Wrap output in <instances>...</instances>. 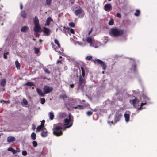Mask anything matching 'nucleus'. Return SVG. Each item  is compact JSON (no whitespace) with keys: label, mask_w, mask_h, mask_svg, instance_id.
Returning a JSON list of instances; mask_svg holds the SVG:
<instances>
[{"label":"nucleus","mask_w":157,"mask_h":157,"mask_svg":"<svg viewBox=\"0 0 157 157\" xmlns=\"http://www.w3.org/2000/svg\"><path fill=\"white\" fill-rule=\"evenodd\" d=\"M69 25L72 27H74L75 26V24L74 23L71 22L69 23Z\"/></svg>","instance_id":"nucleus-42"},{"label":"nucleus","mask_w":157,"mask_h":157,"mask_svg":"<svg viewBox=\"0 0 157 157\" xmlns=\"http://www.w3.org/2000/svg\"><path fill=\"white\" fill-rule=\"evenodd\" d=\"M28 29V28L27 26H24L21 28V31L22 32H24L27 30Z\"/></svg>","instance_id":"nucleus-23"},{"label":"nucleus","mask_w":157,"mask_h":157,"mask_svg":"<svg viewBox=\"0 0 157 157\" xmlns=\"http://www.w3.org/2000/svg\"><path fill=\"white\" fill-rule=\"evenodd\" d=\"M32 144L33 146L35 147H37V142L35 141H33L32 142Z\"/></svg>","instance_id":"nucleus-36"},{"label":"nucleus","mask_w":157,"mask_h":157,"mask_svg":"<svg viewBox=\"0 0 157 157\" xmlns=\"http://www.w3.org/2000/svg\"><path fill=\"white\" fill-rule=\"evenodd\" d=\"M43 29V32L46 34V36L50 35L51 31L49 29L45 27H44Z\"/></svg>","instance_id":"nucleus-12"},{"label":"nucleus","mask_w":157,"mask_h":157,"mask_svg":"<svg viewBox=\"0 0 157 157\" xmlns=\"http://www.w3.org/2000/svg\"><path fill=\"white\" fill-rule=\"evenodd\" d=\"M16 153L17 152H20V149H19V148L16 147Z\"/></svg>","instance_id":"nucleus-53"},{"label":"nucleus","mask_w":157,"mask_h":157,"mask_svg":"<svg viewBox=\"0 0 157 157\" xmlns=\"http://www.w3.org/2000/svg\"><path fill=\"white\" fill-rule=\"evenodd\" d=\"M143 98H144V99H145V102H147L149 100V98H148L146 96H145V97H143Z\"/></svg>","instance_id":"nucleus-46"},{"label":"nucleus","mask_w":157,"mask_h":157,"mask_svg":"<svg viewBox=\"0 0 157 157\" xmlns=\"http://www.w3.org/2000/svg\"><path fill=\"white\" fill-rule=\"evenodd\" d=\"M60 116L64 117H65L66 114L64 113H60Z\"/></svg>","instance_id":"nucleus-43"},{"label":"nucleus","mask_w":157,"mask_h":157,"mask_svg":"<svg viewBox=\"0 0 157 157\" xmlns=\"http://www.w3.org/2000/svg\"><path fill=\"white\" fill-rule=\"evenodd\" d=\"M110 35L113 37L120 36L123 33V31L116 28H112L109 31Z\"/></svg>","instance_id":"nucleus-1"},{"label":"nucleus","mask_w":157,"mask_h":157,"mask_svg":"<svg viewBox=\"0 0 157 157\" xmlns=\"http://www.w3.org/2000/svg\"><path fill=\"white\" fill-rule=\"evenodd\" d=\"M94 61L95 63H97L98 64H100L102 67V69L104 70H105L106 69L107 66L106 63L98 59H96L94 60Z\"/></svg>","instance_id":"nucleus-7"},{"label":"nucleus","mask_w":157,"mask_h":157,"mask_svg":"<svg viewBox=\"0 0 157 157\" xmlns=\"http://www.w3.org/2000/svg\"><path fill=\"white\" fill-rule=\"evenodd\" d=\"M86 40L88 43L90 44V46L93 47L95 48H98L102 45V44L94 40L90 37L87 38Z\"/></svg>","instance_id":"nucleus-2"},{"label":"nucleus","mask_w":157,"mask_h":157,"mask_svg":"<svg viewBox=\"0 0 157 157\" xmlns=\"http://www.w3.org/2000/svg\"><path fill=\"white\" fill-rule=\"evenodd\" d=\"M131 71H132L134 72H136V65L134 64L131 68Z\"/></svg>","instance_id":"nucleus-32"},{"label":"nucleus","mask_w":157,"mask_h":157,"mask_svg":"<svg viewBox=\"0 0 157 157\" xmlns=\"http://www.w3.org/2000/svg\"><path fill=\"white\" fill-rule=\"evenodd\" d=\"M111 9V6L110 4H107L105 5L104 9L106 11H109Z\"/></svg>","instance_id":"nucleus-14"},{"label":"nucleus","mask_w":157,"mask_h":157,"mask_svg":"<svg viewBox=\"0 0 157 157\" xmlns=\"http://www.w3.org/2000/svg\"><path fill=\"white\" fill-rule=\"evenodd\" d=\"M43 128H36V131L38 132H40L41 131L43 130Z\"/></svg>","instance_id":"nucleus-51"},{"label":"nucleus","mask_w":157,"mask_h":157,"mask_svg":"<svg viewBox=\"0 0 157 157\" xmlns=\"http://www.w3.org/2000/svg\"><path fill=\"white\" fill-rule=\"evenodd\" d=\"M66 29L67 30H69L70 32H71V33H72L73 34H74V33H75L74 30L72 29H71V28L70 29V28L67 27V28H66Z\"/></svg>","instance_id":"nucleus-34"},{"label":"nucleus","mask_w":157,"mask_h":157,"mask_svg":"<svg viewBox=\"0 0 157 157\" xmlns=\"http://www.w3.org/2000/svg\"><path fill=\"white\" fill-rule=\"evenodd\" d=\"M47 135L48 132L46 131L42 132L41 134V136L43 137H46L47 136Z\"/></svg>","instance_id":"nucleus-19"},{"label":"nucleus","mask_w":157,"mask_h":157,"mask_svg":"<svg viewBox=\"0 0 157 157\" xmlns=\"http://www.w3.org/2000/svg\"><path fill=\"white\" fill-rule=\"evenodd\" d=\"M119 18H121V16L119 13H117L116 15Z\"/></svg>","instance_id":"nucleus-52"},{"label":"nucleus","mask_w":157,"mask_h":157,"mask_svg":"<svg viewBox=\"0 0 157 157\" xmlns=\"http://www.w3.org/2000/svg\"><path fill=\"white\" fill-rule=\"evenodd\" d=\"M27 154V152L26 151H23L22 152V154L24 156H26Z\"/></svg>","instance_id":"nucleus-48"},{"label":"nucleus","mask_w":157,"mask_h":157,"mask_svg":"<svg viewBox=\"0 0 157 157\" xmlns=\"http://www.w3.org/2000/svg\"><path fill=\"white\" fill-rule=\"evenodd\" d=\"M125 121L126 123L128 122L130 120V115L128 112H126L124 114Z\"/></svg>","instance_id":"nucleus-11"},{"label":"nucleus","mask_w":157,"mask_h":157,"mask_svg":"<svg viewBox=\"0 0 157 157\" xmlns=\"http://www.w3.org/2000/svg\"><path fill=\"white\" fill-rule=\"evenodd\" d=\"M23 102L24 104L25 105H27L28 104V101L26 99H24L23 100Z\"/></svg>","instance_id":"nucleus-40"},{"label":"nucleus","mask_w":157,"mask_h":157,"mask_svg":"<svg viewBox=\"0 0 157 157\" xmlns=\"http://www.w3.org/2000/svg\"><path fill=\"white\" fill-rule=\"evenodd\" d=\"M122 115L121 113H116L115 115L114 121L113 122V124H115L116 122L119 121L120 120Z\"/></svg>","instance_id":"nucleus-9"},{"label":"nucleus","mask_w":157,"mask_h":157,"mask_svg":"<svg viewBox=\"0 0 157 157\" xmlns=\"http://www.w3.org/2000/svg\"><path fill=\"white\" fill-rule=\"evenodd\" d=\"M73 117L70 114L69 115V119L66 118L64 120V125L66 126L65 128H70L73 124Z\"/></svg>","instance_id":"nucleus-4"},{"label":"nucleus","mask_w":157,"mask_h":157,"mask_svg":"<svg viewBox=\"0 0 157 157\" xmlns=\"http://www.w3.org/2000/svg\"><path fill=\"white\" fill-rule=\"evenodd\" d=\"M146 104V103L145 102H144V103H141L140 104V107L139 108H138V110H139V111H140V110H142L143 108V107H142V106L144 105H145Z\"/></svg>","instance_id":"nucleus-29"},{"label":"nucleus","mask_w":157,"mask_h":157,"mask_svg":"<svg viewBox=\"0 0 157 157\" xmlns=\"http://www.w3.org/2000/svg\"><path fill=\"white\" fill-rule=\"evenodd\" d=\"M75 13L77 16H79V17L82 18L84 15V12L81 9H78L75 10Z\"/></svg>","instance_id":"nucleus-6"},{"label":"nucleus","mask_w":157,"mask_h":157,"mask_svg":"<svg viewBox=\"0 0 157 157\" xmlns=\"http://www.w3.org/2000/svg\"><path fill=\"white\" fill-rule=\"evenodd\" d=\"M59 53H60V55H61L63 56H66L63 53H61L60 51H59Z\"/></svg>","instance_id":"nucleus-57"},{"label":"nucleus","mask_w":157,"mask_h":157,"mask_svg":"<svg viewBox=\"0 0 157 157\" xmlns=\"http://www.w3.org/2000/svg\"><path fill=\"white\" fill-rule=\"evenodd\" d=\"M81 103V101L78 99L73 100L70 102L71 107L75 109H81L83 107L82 106L79 104Z\"/></svg>","instance_id":"nucleus-3"},{"label":"nucleus","mask_w":157,"mask_h":157,"mask_svg":"<svg viewBox=\"0 0 157 157\" xmlns=\"http://www.w3.org/2000/svg\"><path fill=\"white\" fill-rule=\"evenodd\" d=\"M41 103L42 104H44L45 102V100L44 98H42L40 99Z\"/></svg>","instance_id":"nucleus-44"},{"label":"nucleus","mask_w":157,"mask_h":157,"mask_svg":"<svg viewBox=\"0 0 157 157\" xmlns=\"http://www.w3.org/2000/svg\"><path fill=\"white\" fill-rule=\"evenodd\" d=\"M92 29L91 28V30H90L89 32V33H88V34L89 35H90V34L91 33L92 31Z\"/></svg>","instance_id":"nucleus-61"},{"label":"nucleus","mask_w":157,"mask_h":157,"mask_svg":"<svg viewBox=\"0 0 157 157\" xmlns=\"http://www.w3.org/2000/svg\"><path fill=\"white\" fill-rule=\"evenodd\" d=\"M49 118L51 120H52L54 119V115L53 112L52 111L50 112L48 114Z\"/></svg>","instance_id":"nucleus-20"},{"label":"nucleus","mask_w":157,"mask_h":157,"mask_svg":"<svg viewBox=\"0 0 157 157\" xmlns=\"http://www.w3.org/2000/svg\"><path fill=\"white\" fill-rule=\"evenodd\" d=\"M7 150L9 151H10L13 152V154L16 153V151L15 150L13 149V148L11 147H9L8 149Z\"/></svg>","instance_id":"nucleus-28"},{"label":"nucleus","mask_w":157,"mask_h":157,"mask_svg":"<svg viewBox=\"0 0 157 157\" xmlns=\"http://www.w3.org/2000/svg\"><path fill=\"white\" fill-rule=\"evenodd\" d=\"M54 42L56 44H57V45H58V47L59 48H60V44L58 41V40L57 39H55L54 40Z\"/></svg>","instance_id":"nucleus-35"},{"label":"nucleus","mask_w":157,"mask_h":157,"mask_svg":"<svg viewBox=\"0 0 157 157\" xmlns=\"http://www.w3.org/2000/svg\"><path fill=\"white\" fill-rule=\"evenodd\" d=\"M46 4L49 5H50L51 2V0H46Z\"/></svg>","instance_id":"nucleus-41"},{"label":"nucleus","mask_w":157,"mask_h":157,"mask_svg":"<svg viewBox=\"0 0 157 157\" xmlns=\"http://www.w3.org/2000/svg\"><path fill=\"white\" fill-rule=\"evenodd\" d=\"M21 15L23 18H26V14L25 11H22L21 12Z\"/></svg>","instance_id":"nucleus-33"},{"label":"nucleus","mask_w":157,"mask_h":157,"mask_svg":"<svg viewBox=\"0 0 157 157\" xmlns=\"http://www.w3.org/2000/svg\"><path fill=\"white\" fill-rule=\"evenodd\" d=\"M15 139L14 137L13 136H9L7 138V141L9 143H11L14 141Z\"/></svg>","instance_id":"nucleus-15"},{"label":"nucleus","mask_w":157,"mask_h":157,"mask_svg":"<svg viewBox=\"0 0 157 157\" xmlns=\"http://www.w3.org/2000/svg\"><path fill=\"white\" fill-rule=\"evenodd\" d=\"M31 137L33 140H35L36 139V136L34 132H33L31 134Z\"/></svg>","instance_id":"nucleus-26"},{"label":"nucleus","mask_w":157,"mask_h":157,"mask_svg":"<svg viewBox=\"0 0 157 157\" xmlns=\"http://www.w3.org/2000/svg\"><path fill=\"white\" fill-rule=\"evenodd\" d=\"M34 50L35 53L36 54L38 53V52H39V49L38 48H34Z\"/></svg>","instance_id":"nucleus-49"},{"label":"nucleus","mask_w":157,"mask_h":157,"mask_svg":"<svg viewBox=\"0 0 157 157\" xmlns=\"http://www.w3.org/2000/svg\"><path fill=\"white\" fill-rule=\"evenodd\" d=\"M41 122V124L40 125H38L37 126V128H43L44 126V123L45 122V121L44 120H43L42 121H40Z\"/></svg>","instance_id":"nucleus-22"},{"label":"nucleus","mask_w":157,"mask_h":157,"mask_svg":"<svg viewBox=\"0 0 157 157\" xmlns=\"http://www.w3.org/2000/svg\"><path fill=\"white\" fill-rule=\"evenodd\" d=\"M35 35H36V36L38 37L39 36V33H37V32L36 33H35Z\"/></svg>","instance_id":"nucleus-56"},{"label":"nucleus","mask_w":157,"mask_h":157,"mask_svg":"<svg viewBox=\"0 0 157 157\" xmlns=\"http://www.w3.org/2000/svg\"><path fill=\"white\" fill-rule=\"evenodd\" d=\"M75 44H78V45H80V46H84L86 44V43H82L79 41H77L76 42Z\"/></svg>","instance_id":"nucleus-21"},{"label":"nucleus","mask_w":157,"mask_h":157,"mask_svg":"<svg viewBox=\"0 0 157 157\" xmlns=\"http://www.w3.org/2000/svg\"><path fill=\"white\" fill-rule=\"evenodd\" d=\"M113 19H111L109 22V24L110 25H112L113 24Z\"/></svg>","instance_id":"nucleus-37"},{"label":"nucleus","mask_w":157,"mask_h":157,"mask_svg":"<svg viewBox=\"0 0 157 157\" xmlns=\"http://www.w3.org/2000/svg\"><path fill=\"white\" fill-rule=\"evenodd\" d=\"M74 84H70V87L72 88H73L74 87Z\"/></svg>","instance_id":"nucleus-58"},{"label":"nucleus","mask_w":157,"mask_h":157,"mask_svg":"<svg viewBox=\"0 0 157 157\" xmlns=\"http://www.w3.org/2000/svg\"><path fill=\"white\" fill-rule=\"evenodd\" d=\"M146 104V103L145 102H144V103H141L140 104V107L139 108H138V110H139V111H140V110H142L143 108V107H142V106L144 105H145Z\"/></svg>","instance_id":"nucleus-30"},{"label":"nucleus","mask_w":157,"mask_h":157,"mask_svg":"<svg viewBox=\"0 0 157 157\" xmlns=\"http://www.w3.org/2000/svg\"><path fill=\"white\" fill-rule=\"evenodd\" d=\"M44 72L48 74L50 73V71L46 68H44Z\"/></svg>","instance_id":"nucleus-39"},{"label":"nucleus","mask_w":157,"mask_h":157,"mask_svg":"<svg viewBox=\"0 0 157 157\" xmlns=\"http://www.w3.org/2000/svg\"><path fill=\"white\" fill-rule=\"evenodd\" d=\"M26 85L29 86H33L34 84L32 82H28L26 83Z\"/></svg>","instance_id":"nucleus-38"},{"label":"nucleus","mask_w":157,"mask_h":157,"mask_svg":"<svg viewBox=\"0 0 157 157\" xmlns=\"http://www.w3.org/2000/svg\"><path fill=\"white\" fill-rule=\"evenodd\" d=\"M33 29L35 33L40 32L41 31L40 26L39 25H36Z\"/></svg>","instance_id":"nucleus-13"},{"label":"nucleus","mask_w":157,"mask_h":157,"mask_svg":"<svg viewBox=\"0 0 157 157\" xmlns=\"http://www.w3.org/2000/svg\"><path fill=\"white\" fill-rule=\"evenodd\" d=\"M53 88L52 87L45 86L44 88V92L45 94L49 93L52 91Z\"/></svg>","instance_id":"nucleus-8"},{"label":"nucleus","mask_w":157,"mask_h":157,"mask_svg":"<svg viewBox=\"0 0 157 157\" xmlns=\"http://www.w3.org/2000/svg\"><path fill=\"white\" fill-rule=\"evenodd\" d=\"M92 58V57L91 56H87L86 57V59L87 60H91Z\"/></svg>","instance_id":"nucleus-50"},{"label":"nucleus","mask_w":157,"mask_h":157,"mask_svg":"<svg viewBox=\"0 0 157 157\" xmlns=\"http://www.w3.org/2000/svg\"><path fill=\"white\" fill-rule=\"evenodd\" d=\"M66 128H53V130L54 135L59 136L62 134V130H65Z\"/></svg>","instance_id":"nucleus-5"},{"label":"nucleus","mask_w":157,"mask_h":157,"mask_svg":"<svg viewBox=\"0 0 157 157\" xmlns=\"http://www.w3.org/2000/svg\"><path fill=\"white\" fill-rule=\"evenodd\" d=\"M4 57L6 59H7V57L6 55V53H5L4 54Z\"/></svg>","instance_id":"nucleus-55"},{"label":"nucleus","mask_w":157,"mask_h":157,"mask_svg":"<svg viewBox=\"0 0 157 157\" xmlns=\"http://www.w3.org/2000/svg\"><path fill=\"white\" fill-rule=\"evenodd\" d=\"M140 13V11L139 10H136L134 15L136 16H138Z\"/></svg>","instance_id":"nucleus-31"},{"label":"nucleus","mask_w":157,"mask_h":157,"mask_svg":"<svg viewBox=\"0 0 157 157\" xmlns=\"http://www.w3.org/2000/svg\"><path fill=\"white\" fill-rule=\"evenodd\" d=\"M23 8V5L22 3L20 4V9H22Z\"/></svg>","instance_id":"nucleus-60"},{"label":"nucleus","mask_w":157,"mask_h":157,"mask_svg":"<svg viewBox=\"0 0 157 157\" xmlns=\"http://www.w3.org/2000/svg\"><path fill=\"white\" fill-rule=\"evenodd\" d=\"M37 92L38 94L41 96L42 97H44V93L43 92L42 90H41L40 89L37 88Z\"/></svg>","instance_id":"nucleus-16"},{"label":"nucleus","mask_w":157,"mask_h":157,"mask_svg":"<svg viewBox=\"0 0 157 157\" xmlns=\"http://www.w3.org/2000/svg\"><path fill=\"white\" fill-rule=\"evenodd\" d=\"M84 82V79L81 76H80L79 77V84L80 86H81L82 83H83Z\"/></svg>","instance_id":"nucleus-27"},{"label":"nucleus","mask_w":157,"mask_h":157,"mask_svg":"<svg viewBox=\"0 0 157 157\" xmlns=\"http://www.w3.org/2000/svg\"><path fill=\"white\" fill-rule=\"evenodd\" d=\"M57 63H62V62L60 60H58L57 62Z\"/></svg>","instance_id":"nucleus-59"},{"label":"nucleus","mask_w":157,"mask_h":157,"mask_svg":"<svg viewBox=\"0 0 157 157\" xmlns=\"http://www.w3.org/2000/svg\"><path fill=\"white\" fill-rule=\"evenodd\" d=\"M15 64L18 70H19L20 68V63L17 60L15 62Z\"/></svg>","instance_id":"nucleus-25"},{"label":"nucleus","mask_w":157,"mask_h":157,"mask_svg":"<svg viewBox=\"0 0 157 157\" xmlns=\"http://www.w3.org/2000/svg\"><path fill=\"white\" fill-rule=\"evenodd\" d=\"M82 40L84 42L83 43H86V41L83 38L82 39Z\"/></svg>","instance_id":"nucleus-64"},{"label":"nucleus","mask_w":157,"mask_h":157,"mask_svg":"<svg viewBox=\"0 0 157 157\" xmlns=\"http://www.w3.org/2000/svg\"><path fill=\"white\" fill-rule=\"evenodd\" d=\"M35 127H36L35 125L34 124H33L32 125V128H35Z\"/></svg>","instance_id":"nucleus-63"},{"label":"nucleus","mask_w":157,"mask_h":157,"mask_svg":"<svg viewBox=\"0 0 157 157\" xmlns=\"http://www.w3.org/2000/svg\"><path fill=\"white\" fill-rule=\"evenodd\" d=\"M6 83V79L5 78L2 79L1 82V85L3 87H4L5 86Z\"/></svg>","instance_id":"nucleus-24"},{"label":"nucleus","mask_w":157,"mask_h":157,"mask_svg":"<svg viewBox=\"0 0 157 157\" xmlns=\"http://www.w3.org/2000/svg\"><path fill=\"white\" fill-rule=\"evenodd\" d=\"M3 101L4 103H7V104H9L10 102V101L9 100L7 101Z\"/></svg>","instance_id":"nucleus-54"},{"label":"nucleus","mask_w":157,"mask_h":157,"mask_svg":"<svg viewBox=\"0 0 157 157\" xmlns=\"http://www.w3.org/2000/svg\"><path fill=\"white\" fill-rule=\"evenodd\" d=\"M86 114L88 116H90L92 114V112L91 111H88L86 112Z\"/></svg>","instance_id":"nucleus-45"},{"label":"nucleus","mask_w":157,"mask_h":157,"mask_svg":"<svg viewBox=\"0 0 157 157\" xmlns=\"http://www.w3.org/2000/svg\"><path fill=\"white\" fill-rule=\"evenodd\" d=\"M81 69L82 70V75L83 77H84L85 75V72H84L83 68L82 67H81Z\"/></svg>","instance_id":"nucleus-47"},{"label":"nucleus","mask_w":157,"mask_h":157,"mask_svg":"<svg viewBox=\"0 0 157 157\" xmlns=\"http://www.w3.org/2000/svg\"><path fill=\"white\" fill-rule=\"evenodd\" d=\"M141 101H140V100H137L136 98H135L134 99L132 100H130L129 101L130 103L133 105L134 106L135 104L137 103L138 104Z\"/></svg>","instance_id":"nucleus-10"},{"label":"nucleus","mask_w":157,"mask_h":157,"mask_svg":"<svg viewBox=\"0 0 157 157\" xmlns=\"http://www.w3.org/2000/svg\"><path fill=\"white\" fill-rule=\"evenodd\" d=\"M33 20L35 25H39V21L36 17H35Z\"/></svg>","instance_id":"nucleus-17"},{"label":"nucleus","mask_w":157,"mask_h":157,"mask_svg":"<svg viewBox=\"0 0 157 157\" xmlns=\"http://www.w3.org/2000/svg\"><path fill=\"white\" fill-rule=\"evenodd\" d=\"M51 21H52V20L50 17L48 18L46 20V23L45 24V25L49 26Z\"/></svg>","instance_id":"nucleus-18"},{"label":"nucleus","mask_w":157,"mask_h":157,"mask_svg":"<svg viewBox=\"0 0 157 157\" xmlns=\"http://www.w3.org/2000/svg\"><path fill=\"white\" fill-rule=\"evenodd\" d=\"M109 124H113V123L112 121H108Z\"/></svg>","instance_id":"nucleus-62"}]
</instances>
